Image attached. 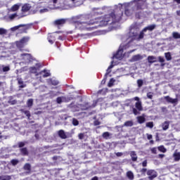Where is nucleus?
<instances>
[{"label":"nucleus","instance_id":"4","mask_svg":"<svg viewBox=\"0 0 180 180\" xmlns=\"http://www.w3.org/2000/svg\"><path fill=\"white\" fill-rule=\"evenodd\" d=\"M134 101H136L137 102L135 103V108L132 109V112L134 115H140V112L143 110V105L141 104V101H140V98L134 97L133 98Z\"/></svg>","mask_w":180,"mask_h":180},{"label":"nucleus","instance_id":"21","mask_svg":"<svg viewBox=\"0 0 180 180\" xmlns=\"http://www.w3.org/2000/svg\"><path fill=\"white\" fill-rule=\"evenodd\" d=\"M131 158L132 161L136 162L137 161V154L134 151H131L130 153Z\"/></svg>","mask_w":180,"mask_h":180},{"label":"nucleus","instance_id":"54","mask_svg":"<svg viewBox=\"0 0 180 180\" xmlns=\"http://www.w3.org/2000/svg\"><path fill=\"white\" fill-rule=\"evenodd\" d=\"M113 82H115V79H110L108 83V86H112L113 85Z\"/></svg>","mask_w":180,"mask_h":180},{"label":"nucleus","instance_id":"33","mask_svg":"<svg viewBox=\"0 0 180 180\" xmlns=\"http://www.w3.org/2000/svg\"><path fill=\"white\" fill-rule=\"evenodd\" d=\"M148 140H150V144H154V141L151 140L153 139V135L150 134H146Z\"/></svg>","mask_w":180,"mask_h":180},{"label":"nucleus","instance_id":"31","mask_svg":"<svg viewBox=\"0 0 180 180\" xmlns=\"http://www.w3.org/2000/svg\"><path fill=\"white\" fill-rule=\"evenodd\" d=\"M16 46L18 49H20V50H22L25 47V44H23L20 41L16 42Z\"/></svg>","mask_w":180,"mask_h":180},{"label":"nucleus","instance_id":"42","mask_svg":"<svg viewBox=\"0 0 180 180\" xmlns=\"http://www.w3.org/2000/svg\"><path fill=\"white\" fill-rule=\"evenodd\" d=\"M146 127H149V129H153V127H154V123L153 122H147Z\"/></svg>","mask_w":180,"mask_h":180},{"label":"nucleus","instance_id":"60","mask_svg":"<svg viewBox=\"0 0 180 180\" xmlns=\"http://www.w3.org/2000/svg\"><path fill=\"white\" fill-rule=\"evenodd\" d=\"M52 160H53V161H57V160H58V157H57V156H53V157L52 158Z\"/></svg>","mask_w":180,"mask_h":180},{"label":"nucleus","instance_id":"23","mask_svg":"<svg viewBox=\"0 0 180 180\" xmlns=\"http://www.w3.org/2000/svg\"><path fill=\"white\" fill-rule=\"evenodd\" d=\"M137 120H138V123H139V124H143V123H144V122H146V117H144L143 116H139L137 117Z\"/></svg>","mask_w":180,"mask_h":180},{"label":"nucleus","instance_id":"10","mask_svg":"<svg viewBox=\"0 0 180 180\" xmlns=\"http://www.w3.org/2000/svg\"><path fill=\"white\" fill-rule=\"evenodd\" d=\"M164 98L168 103H178V98H172L169 96H166Z\"/></svg>","mask_w":180,"mask_h":180},{"label":"nucleus","instance_id":"48","mask_svg":"<svg viewBox=\"0 0 180 180\" xmlns=\"http://www.w3.org/2000/svg\"><path fill=\"white\" fill-rule=\"evenodd\" d=\"M147 169L146 168H142L141 170H140V172L142 175H146V172H147Z\"/></svg>","mask_w":180,"mask_h":180},{"label":"nucleus","instance_id":"34","mask_svg":"<svg viewBox=\"0 0 180 180\" xmlns=\"http://www.w3.org/2000/svg\"><path fill=\"white\" fill-rule=\"evenodd\" d=\"M8 71H11V67L9 65L6 66L3 65V72H8Z\"/></svg>","mask_w":180,"mask_h":180},{"label":"nucleus","instance_id":"17","mask_svg":"<svg viewBox=\"0 0 180 180\" xmlns=\"http://www.w3.org/2000/svg\"><path fill=\"white\" fill-rule=\"evenodd\" d=\"M140 60H143V56L141 55H134L131 58V61H140Z\"/></svg>","mask_w":180,"mask_h":180},{"label":"nucleus","instance_id":"1","mask_svg":"<svg viewBox=\"0 0 180 180\" xmlns=\"http://www.w3.org/2000/svg\"><path fill=\"white\" fill-rule=\"evenodd\" d=\"M123 19V10L122 8H115L110 14H106L103 17L89 20V15H79L72 20V22L77 29L80 30H91L89 26L98 25V27H104L108 25H115L119 23Z\"/></svg>","mask_w":180,"mask_h":180},{"label":"nucleus","instance_id":"41","mask_svg":"<svg viewBox=\"0 0 180 180\" xmlns=\"http://www.w3.org/2000/svg\"><path fill=\"white\" fill-rule=\"evenodd\" d=\"M30 71L32 74H37V68H36V67L30 68Z\"/></svg>","mask_w":180,"mask_h":180},{"label":"nucleus","instance_id":"46","mask_svg":"<svg viewBox=\"0 0 180 180\" xmlns=\"http://www.w3.org/2000/svg\"><path fill=\"white\" fill-rule=\"evenodd\" d=\"M7 31L4 28H0V35L6 34Z\"/></svg>","mask_w":180,"mask_h":180},{"label":"nucleus","instance_id":"58","mask_svg":"<svg viewBox=\"0 0 180 180\" xmlns=\"http://www.w3.org/2000/svg\"><path fill=\"white\" fill-rule=\"evenodd\" d=\"M142 167H147V160H144L142 162Z\"/></svg>","mask_w":180,"mask_h":180},{"label":"nucleus","instance_id":"3","mask_svg":"<svg viewBox=\"0 0 180 180\" xmlns=\"http://www.w3.org/2000/svg\"><path fill=\"white\" fill-rule=\"evenodd\" d=\"M144 33H143V31H141L139 34V30L136 28H131L129 33H128V37L129 39H131V41H134V40H136V41H140V40H143L144 39Z\"/></svg>","mask_w":180,"mask_h":180},{"label":"nucleus","instance_id":"13","mask_svg":"<svg viewBox=\"0 0 180 180\" xmlns=\"http://www.w3.org/2000/svg\"><path fill=\"white\" fill-rule=\"evenodd\" d=\"M58 135L60 139H62V140H65V139H67V134H65V131H64L63 129L58 131Z\"/></svg>","mask_w":180,"mask_h":180},{"label":"nucleus","instance_id":"53","mask_svg":"<svg viewBox=\"0 0 180 180\" xmlns=\"http://www.w3.org/2000/svg\"><path fill=\"white\" fill-rule=\"evenodd\" d=\"M152 154H157V148H152L150 149Z\"/></svg>","mask_w":180,"mask_h":180},{"label":"nucleus","instance_id":"8","mask_svg":"<svg viewBox=\"0 0 180 180\" xmlns=\"http://www.w3.org/2000/svg\"><path fill=\"white\" fill-rule=\"evenodd\" d=\"M20 27H25V30H27V29H30V25L29 24H20L12 27L11 30L15 31L18 30V29H20Z\"/></svg>","mask_w":180,"mask_h":180},{"label":"nucleus","instance_id":"5","mask_svg":"<svg viewBox=\"0 0 180 180\" xmlns=\"http://www.w3.org/2000/svg\"><path fill=\"white\" fill-rule=\"evenodd\" d=\"M123 49H119L115 54L113 55L112 58H116L117 60L123 59Z\"/></svg>","mask_w":180,"mask_h":180},{"label":"nucleus","instance_id":"45","mask_svg":"<svg viewBox=\"0 0 180 180\" xmlns=\"http://www.w3.org/2000/svg\"><path fill=\"white\" fill-rule=\"evenodd\" d=\"M23 113L27 116V117H28V119H30V111L29 110H24Z\"/></svg>","mask_w":180,"mask_h":180},{"label":"nucleus","instance_id":"25","mask_svg":"<svg viewBox=\"0 0 180 180\" xmlns=\"http://www.w3.org/2000/svg\"><path fill=\"white\" fill-rule=\"evenodd\" d=\"M143 15V12L135 11V18L136 19H141V15Z\"/></svg>","mask_w":180,"mask_h":180},{"label":"nucleus","instance_id":"16","mask_svg":"<svg viewBox=\"0 0 180 180\" xmlns=\"http://www.w3.org/2000/svg\"><path fill=\"white\" fill-rule=\"evenodd\" d=\"M20 152L21 155L23 156L29 155V150H27V148H20Z\"/></svg>","mask_w":180,"mask_h":180},{"label":"nucleus","instance_id":"55","mask_svg":"<svg viewBox=\"0 0 180 180\" xmlns=\"http://www.w3.org/2000/svg\"><path fill=\"white\" fill-rule=\"evenodd\" d=\"M112 67H113V61L111 62V65L107 69V72H110V71H109V70L112 69Z\"/></svg>","mask_w":180,"mask_h":180},{"label":"nucleus","instance_id":"39","mask_svg":"<svg viewBox=\"0 0 180 180\" xmlns=\"http://www.w3.org/2000/svg\"><path fill=\"white\" fill-rule=\"evenodd\" d=\"M11 162L12 165H13L15 167V165H18V164H19V160H18L16 159H13L11 160Z\"/></svg>","mask_w":180,"mask_h":180},{"label":"nucleus","instance_id":"64","mask_svg":"<svg viewBox=\"0 0 180 180\" xmlns=\"http://www.w3.org/2000/svg\"><path fill=\"white\" fill-rule=\"evenodd\" d=\"M176 15H177L178 16H180V10L176 11Z\"/></svg>","mask_w":180,"mask_h":180},{"label":"nucleus","instance_id":"38","mask_svg":"<svg viewBox=\"0 0 180 180\" xmlns=\"http://www.w3.org/2000/svg\"><path fill=\"white\" fill-rule=\"evenodd\" d=\"M72 124L73 126H78V124H79V121L76 118H72Z\"/></svg>","mask_w":180,"mask_h":180},{"label":"nucleus","instance_id":"19","mask_svg":"<svg viewBox=\"0 0 180 180\" xmlns=\"http://www.w3.org/2000/svg\"><path fill=\"white\" fill-rule=\"evenodd\" d=\"M43 72H44V74L42 75L43 78H47V77H50V72H47V70H46L41 71L39 73H37V75H41Z\"/></svg>","mask_w":180,"mask_h":180},{"label":"nucleus","instance_id":"11","mask_svg":"<svg viewBox=\"0 0 180 180\" xmlns=\"http://www.w3.org/2000/svg\"><path fill=\"white\" fill-rule=\"evenodd\" d=\"M65 22H67L66 19L61 18V19L56 20L54 21V25L56 26H61L63 25H65Z\"/></svg>","mask_w":180,"mask_h":180},{"label":"nucleus","instance_id":"28","mask_svg":"<svg viewBox=\"0 0 180 180\" xmlns=\"http://www.w3.org/2000/svg\"><path fill=\"white\" fill-rule=\"evenodd\" d=\"M159 63H161V67H164L165 65V59H164V57L162 56H158Z\"/></svg>","mask_w":180,"mask_h":180},{"label":"nucleus","instance_id":"6","mask_svg":"<svg viewBox=\"0 0 180 180\" xmlns=\"http://www.w3.org/2000/svg\"><path fill=\"white\" fill-rule=\"evenodd\" d=\"M147 175H148V179L150 180H153L155 178H157L158 174H157V172H155V170H153V169H149L147 171Z\"/></svg>","mask_w":180,"mask_h":180},{"label":"nucleus","instance_id":"49","mask_svg":"<svg viewBox=\"0 0 180 180\" xmlns=\"http://www.w3.org/2000/svg\"><path fill=\"white\" fill-rule=\"evenodd\" d=\"M147 98L148 99H153V92H148L147 93Z\"/></svg>","mask_w":180,"mask_h":180},{"label":"nucleus","instance_id":"50","mask_svg":"<svg viewBox=\"0 0 180 180\" xmlns=\"http://www.w3.org/2000/svg\"><path fill=\"white\" fill-rule=\"evenodd\" d=\"M110 73V72H108L105 73V77L102 80V82H101L102 84H105L106 82V76L109 75Z\"/></svg>","mask_w":180,"mask_h":180},{"label":"nucleus","instance_id":"27","mask_svg":"<svg viewBox=\"0 0 180 180\" xmlns=\"http://www.w3.org/2000/svg\"><path fill=\"white\" fill-rule=\"evenodd\" d=\"M29 40H30V38H29V37H24L20 40V41H21L23 44H26V43H27Z\"/></svg>","mask_w":180,"mask_h":180},{"label":"nucleus","instance_id":"37","mask_svg":"<svg viewBox=\"0 0 180 180\" xmlns=\"http://www.w3.org/2000/svg\"><path fill=\"white\" fill-rule=\"evenodd\" d=\"M124 126L127 127H131L133 126V122L132 121H127L124 122Z\"/></svg>","mask_w":180,"mask_h":180},{"label":"nucleus","instance_id":"26","mask_svg":"<svg viewBox=\"0 0 180 180\" xmlns=\"http://www.w3.org/2000/svg\"><path fill=\"white\" fill-rule=\"evenodd\" d=\"M127 176L130 180L134 179V174H133V172L131 171L127 172Z\"/></svg>","mask_w":180,"mask_h":180},{"label":"nucleus","instance_id":"2","mask_svg":"<svg viewBox=\"0 0 180 180\" xmlns=\"http://www.w3.org/2000/svg\"><path fill=\"white\" fill-rule=\"evenodd\" d=\"M148 8L147 0H132L129 3L124 4V15L128 18L133 16L136 11H144Z\"/></svg>","mask_w":180,"mask_h":180},{"label":"nucleus","instance_id":"12","mask_svg":"<svg viewBox=\"0 0 180 180\" xmlns=\"http://www.w3.org/2000/svg\"><path fill=\"white\" fill-rule=\"evenodd\" d=\"M155 27H156V25L154 24L148 25V27H146L142 30V32L144 34V33H146V32H147V30H149L150 32H153V30H154V29H155Z\"/></svg>","mask_w":180,"mask_h":180},{"label":"nucleus","instance_id":"40","mask_svg":"<svg viewBox=\"0 0 180 180\" xmlns=\"http://www.w3.org/2000/svg\"><path fill=\"white\" fill-rule=\"evenodd\" d=\"M18 146L19 148H22V147H25V146H26V142H23V141L18 142Z\"/></svg>","mask_w":180,"mask_h":180},{"label":"nucleus","instance_id":"36","mask_svg":"<svg viewBox=\"0 0 180 180\" xmlns=\"http://www.w3.org/2000/svg\"><path fill=\"white\" fill-rule=\"evenodd\" d=\"M158 150L160 151V153H167V149L165 148V147H164V146H160L158 147Z\"/></svg>","mask_w":180,"mask_h":180},{"label":"nucleus","instance_id":"62","mask_svg":"<svg viewBox=\"0 0 180 180\" xmlns=\"http://www.w3.org/2000/svg\"><path fill=\"white\" fill-rule=\"evenodd\" d=\"M174 2H176V4H180V0H173Z\"/></svg>","mask_w":180,"mask_h":180},{"label":"nucleus","instance_id":"47","mask_svg":"<svg viewBox=\"0 0 180 180\" xmlns=\"http://www.w3.org/2000/svg\"><path fill=\"white\" fill-rule=\"evenodd\" d=\"M110 136V134L109 132L106 131L103 134V139H108Z\"/></svg>","mask_w":180,"mask_h":180},{"label":"nucleus","instance_id":"56","mask_svg":"<svg viewBox=\"0 0 180 180\" xmlns=\"http://www.w3.org/2000/svg\"><path fill=\"white\" fill-rule=\"evenodd\" d=\"M115 155L117 157H122V155H123V153L122 152L115 153Z\"/></svg>","mask_w":180,"mask_h":180},{"label":"nucleus","instance_id":"35","mask_svg":"<svg viewBox=\"0 0 180 180\" xmlns=\"http://www.w3.org/2000/svg\"><path fill=\"white\" fill-rule=\"evenodd\" d=\"M172 37L175 39H180V34L179 32H174L172 33Z\"/></svg>","mask_w":180,"mask_h":180},{"label":"nucleus","instance_id":"24","mask_svg":"<svg viewBox=\"0 0 180 180\" xmlns=\"http://www.w3.org/2000/svg\"><path fill=\"white\" fill-rule=\"evenodd\" d=\"M19 8H20V6H19L18 4H14L11 8V12H16V11H19Z\"/></svg>","mask_w":180,"mask_h":180},{"label":"nucleus","instance_id":"20","mask_svg":"<svg viewBox=\"0 0 180 180\" xmlns=\"http://www.w3.org/2000/svg\"><path fill=\"white\" fill-rule=\"evenodd\" d=\"M157 58L153 56H149L148 57V62L150 63V64H153L154 63H156L157 62Z\"/></svg>","mask_w":180,"mask_h":180},{"label":"nucleus","instance_id":"59","mask_svg":"<svg viewBox=\"0 0 180 180\" xmlns=\"http://www.w3.org/2000/svg\"><path fill=\"white\" fill-rule=\"evenodd\" d=\"M164 157H165V155H164V154H159L158 155V158H164Z\"/></svg>","mask_w":180,"mask_h":180},{"label":"nucleus","instance_id":"7","mask_svg":"<svg viewBox=\"0 0 180 180\" xmlns=\"http://www.w3.org/2000/svg\"><path fill=\"white\" fill-rule=\"evenodd\" d=\"M21 57L22 58V60H24L25 63H30L32 61V54L30 53H22Z\"/></svg>","mask_w":180,"mask_h":180},{"label":"nucleus","instance_id":"52","mask_svg":"<svg viewBox=\"0 0 180 180\" xmlns=\"http://www.w3.org/2000/svg\"><path fill=\"white\" fill-rule=\"evenodd\" d=\"M78 137L79 140H84V137H85V135L82 133L79 134Z\"/></svg>","mask_w":180,"mask_h":180},{"label":"nucleus","instance_id":"15","mask_svg":"<svg viewBox=\"0 0 180 180\" xmlns=\"http://www.w3.org/2000/svg\"><path fill=\"white\" fill-rule=\"evenodd\" d=\"M23 169L25 171H28V174H30L32 171V165H30V163H25L23 167Z\"/></svg>","mask_w":180,"mask_h":180},{"label":"nucleus","instance_id":"22","mask_svg":"<svg viewBox=\"0 0 180 180\" xmlns=\"http://www.w3.org/2000/svg\"><path fill=\"white\" fill-rule=\"evenodd\" d=\"M173 157L174 158V161L176 162H178V161H180V153L178 152H175L174 154H173Z\"/></svg>","mask_w":180,"mask_h":180},{"label":"nucleus","instance_id":"9","mask_svg":"<svg viewBox=\"0 0 180 180\" xmlns=\"http://www.w3.org/2000/svg\"><path fill=\"white\" fill-rule=\"evenodd\" d=\"M30 9H32V6H30V4H25L21 8V12H22V13H26V12H29V11H30Z\"/></svg>","mask_w":180,"mask_h":180},{"label":"nucleus","instance_id":"51","mask_svg":"<svg viewBox=\"0 0 180 180\" xmlns=\"http://www.w3.org/2000/svg\"><path fill=\"white\" fill-rule=\"evenodd\" d=\"M56 102H57V103H63V98H61V97H58L57 98H56Z\"/></svg>","mask_w":180,"mask_h":180},{"label":"nucleus","instance_id":"14","mask_svg":"<svg viewBox=\"0 0 180 180\" xmlns=\"http://www.w3.org/2000/svg\"><path fill=\"white\" fill-rule=\"evenodd\" d=\"M18 84L19 85V88H26V84L23 82L22 78H17Z\"/></svg>","mask_w":180,"mask_h":180},{"label":"nucleus","instance_id":"29","mask_svg":"<svg viewBox=\"0 0 180 180\" xmlns=\"http://www.w3.org/2000/svg\"><path fill=\"white\" fill-rule=\"evenodd\" d=\"M165 57L167 61H171V60H172V56H171V53L169 52L165 53Z\"/></svg>","mask_w":180,"mask_h":180},{"label":"nucleus","instance_id":"32","mask_svg":"<svg viewBox=\"0 0 180 180\" xmlns=\"http://www.w3.org/2000/svg\"><path fill=\"white\" fill-rule=\"evenodd\" d=\"M27 108H32L33 106V98H30L27 101Z\"/></svg>","mask_w":180,"mask_h":180},{"label":"nucleus","instance_id":"63","mask_svg":"<svg viewBox=\"0 0 180 180\" xmlns=\"http://www.w3.org/2000/svg\"><path fill=\"white\" fill-rule=\"evenodd\" d=\"M91 180H98V176H94L91 179Z\"/></svg>","mask_w":180,"mask_h":180},{"label":"nucleus","instance_id":"43","mask_svg":"<svg viewBox=\"0 0 180 180\" xmlns=\"http://www.w3.org/2000/svg\"><path fill=\"white\" fill-rule=\"evenodd\" d=\"M143 79H139L137 80V84L139 88H141V86H143Z\"/></svg>","mask_w":180,"mask_h":180},{"label":"nucleus","instance_id":"57","mask_svg":"<svg viewBox=\"0 0 180 180\" xmlns=\"http://www.w3.org/2000/svg\"><path fill=\"white\" fill-rule=\"evenodd\" d=\"M99 124H101V122L98 120L94 121V126H99Z\"/></svg>","mask_w":180,"mask_h":180},{"label":"nucleus","instance_id":"61","mask_svg":"<svg viewBox=\"0 0 180 180\" xmlns=\"http://www.w3.org/2000/svg\"><path fill=\"white\" fill-rule=\"evenodd\" d=\"M4 71V65H0V72H2Z\"/></svg>","mask_w":180,"mask_h":180},{"label":"nucleus","instance_id":"44","mask_svg":"<svg viewBox=\"0 0 180 180\" xmlns=\"http://www.w3.org/2000/svg\"><path fill=\"white\" fill-rule=\"evenodd\" d=\"M18 16V13H13V14H11V15H9V20H13V19H15V18H17Z\"/></svg>","mask_w":180,"mask_h":180},{"label":"nucleus","instance_id":"18","mask_svg":"<svg viewBox=\"0 0 180 180\" xmlns=\"http://www.w3.org/2000/svg\"><path fill=\"white\" fill-rule=\"evenodd\" d=\"M162 130H168L169 129V121H165L162 124Z\"/></svg>","mask_w":180,"mask_h":180},{"label":"nucleus","instance_id":"30","mask_svg":"<svg viewBox=\"0 0 180 180\" xmlns=\"http://www.w3.org/2000/svg\"><path fill=\"white\" fill-rule=\"evenodd\" d=\"M12 177L8 175L0 176V180H11Z\"/></svg>","mask_w":180,"mask_h":180}]
</instances>
